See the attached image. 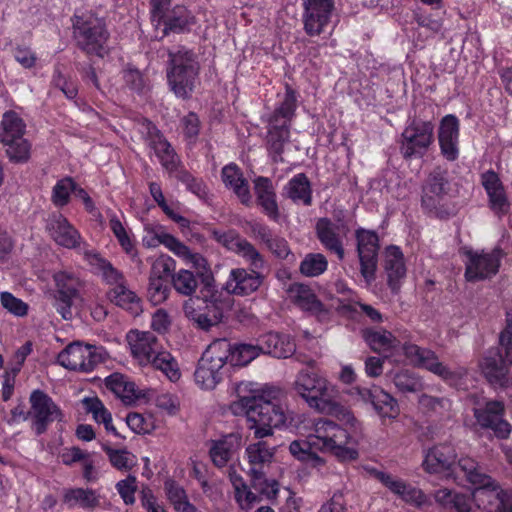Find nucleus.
<instances>
[{
  "mask_svg": "<svg viewBox=\"0 0 512 512\" xmlns=\"http://www.w3.org/2000/svg\"><path fill=\"white\" fill-rule=\"evenodd\" d=\"M108 226L125 253L132 258L136 257L137 251L135 248L134 235L127 223L113 213L109 215Z\"/></svg>",
  "mask_w": 512,
  "mask_h": 512,
  "instance_id": "37998d69",
  "label": "nucleus"
},
{
  "mask_svg": "<svg viewBox=\"0 0 512 512\" xmlns=\"http://www.w3.org/2000/svg\"><path fill=\"white\" fill-rule=\"evenodd\" d=\"M328 262L320 253H310L305 256L300 264V271L307 277H316L327 270Z\"/></svg>",
  "mask_w": 512,
  "mask_h": 512,
  "instance_id": "603ef678",
  "label": "nucleus"
},
{
  "mask_svg": "<svg viewBox=\"0 0 512 512\" xmlns=\"http://www.w3.org/2000/svg\"><path fill=\"white\" fill-rule=\"evenodd\" d=\"M167 496L178 512H196L195 507L187 500L184 490L173 480L165 482Z\"/></svg>",
  "mask_w": 512,
  "mask_h": 512,
  "instance_id": "3c124183",
  "label": "nucleus"
},
{
  "mask_svg": "<svg viewBox=\"0 0 512 512\" xmlns=\"http://www.w3.org/2000/svg\"><path fill=\"white\" fill-rule=\"evenodd\" d=\"M26 123L15 111H6L0 122V143L12 162L22 163L30 158L31 144L24 138Z\"/></svg>",
  "mask_w": 512,
  "mask_h": 512,
  "instance_id": "9b49d317",
  "label": "nucleus"
},
{
  "mask_svg": "<svg viewBox=\"0 0 512 512\" xmlns=\"http://www.w3.org/2000/svg\"><path fill=\"white\" fill-rule=\"evenodd\" d=\"M287 298L296 307L317 317H323L327 311L316 296L314 290L305 284L294 283L287 289Z\"/></svg>",
  "mask_w": 512,
  "mask_h": 512,
  "instance_id": "bb28decb",
  "label": "nucleus"
},
{
  "mask_svg": "<svg viewBox=\"0 0 512 512\" xmlns=\"http://www.w3.org/2000/svg\"><path fill=\"white\" fill-rule=\"evenodd\" d=\"M32 414L36 419L37 432L40 434L44 430V424L52 422L59 418L60 411L45 393L36 390L30 396Z\"/></svg>",
  "mask_w": 512,
  "mask_h": 512,
  "instance_id": "473e14b6",
  "label": "nucleus"
},
{
  "mask_svg": "<svg viewBox=\"0 0 512 512\" xmlns=\"http://www.w3.org/2000/svg\"><path fill=\"white\" fill-rule=\"evenodd\" d=\"M105 385L107 389L127 405L137 402H150L154 395V390L139 389L134 382L120 373H113L106 377Z\"/></svg>",
  "mask_w": 512,
  "mask_h": 512,
  "instance_id": "5701e85b",
  "label": "nucleus"
},
{
  "mask_svg": "<svg viewBox=\"0 0 512 512\" xmlns=\"http://www.w3.org/2000/svg\"><path fill=\"white\" fill-rule=\"evenodd\" d=\"M63 503L69 508L93 510L100 504V495L92 489L69 488L63 491Z\"/></svg>",
  "mask_w": 512,
  "mask_h": 512,
  "instance_id": "a19ab883",
  "label": "nucleus"
},
{
  "mask_svg": "<svg viewBox=\"0 0 512 512\" xmlns=\"http://www.w3.org/2000/svg\"><path fill=\"white\" fill-rule=\"evenodd\" d=\"M261 354L275 358H288L296 349L293 339L286 334L268 332L257 338Z\"/></svg>",
  "mask_w": 512,
  "mask_h": 512,
  "instance_id": "2f4dec72",
  "label": "nucleus"
},
{
  "mask_svg": "<svg viewBox=\"0 0 512 512\" xmlns=\"http://www.w3.org/2000/svg\"><path fill=\"white\" fill-rule=\"evenodd\" d=\"M214 342L218 348L226 350L223 359L226 365L234 368L245 367L262 355L257 339L255 342L230 343L226 339H218Z\"/></svg>",
  "mask_w": 512,
  "mask_h": 512,
  "instance_id": "393cba45",
  "label": "nucleus"
},
{
  "mask_svg": "<svg viewBox=\"0 0 512 512\" xmlns=\"http://www.w3.org/2000/svg\"><path fill=\"white\" fill-rule=\"evenodd\" d=\"M0 302L1 305L14 316L23 317L28 313V305L10 292H1Z\"/></svg>",
  "mask_w": 512,
  "mask_h": 512,
  "instance_id": "052dcab7",
  "label": "nucleus"
},
{
  "mask_svg": "<svg viewBox=\"0 0 512 512\" xmlns=\"http://www.w3.org/2000/svg\"><path fill=\"white\" fill-rule=\"evenodd\" d=\"M165 33L169 31L183 32L194 24V16L183 6H176L169 15L162 18Z\"/></svg>",
  "mask_w": 512,
  "mask_h": 512,
  "instance_id": "09e8293b",
  "label": "nucleus"
},
{
  "mask_svg": "<svg viewBox=\"0 0 512 512\" xmlns=\"http://www.w3.org/2000/svg\"><path fill=\"white\" fill-rule=\"evenodd\" d=\"M363 337L373 351L382 353L386 358H393V361L398 362L396 355L401 350L409 364L425 368L451 385H456L457 379L463 374L462 369L452 371L439 362L437 356L431 350L422 349L415 344H404L400 347V342L386 330H365Z\"/></svg>",
  "mask_w": 512,
  "mask_h": 512,
  "instance_id": "f03ea898",
  "label": "nucleus"
},
{
  "mask_svg": "<svg viewBox=\"0 0 512 512\" xmlns=\"http://www.w3.org/2000/svg\"><path fill=\"white\" fill-rule=\"evenodd\" d=\"M111 464L119 470H128L136 464V457L126 449H112L103 445Z\"/></svg>",
  "mask_w": 512,
  "mask_h": 512,
  "instance_id": "13d9d810",
  "label": "nucleus"
},
{
  "mask_svg": "<svg viewBox=\"0 0 512 512\" xmlns=\"http://www.w3.org/2000/svg\"><path fill=\"white\" fill-rule=\"evenodd\" d=\"M170 289L165 280L149 279L148 298L154 305L163 303L169 295Z\"/></svg>",
  "mask_w": 512,
  "mask_h": 512,
  "instance_id": "e2e57ef3",
  "label": "nucleus"
},
{
  "mask_svg": "<svg viewBox=\"0 0 512 512\" xmlns=\"http://www.w3.org/2000/svg\"><path fill=\"white\" fill-rule=\"evenodd\" d=\"M150 401H154L157 407L168 413H175L178 409L177 398L168 393L156 394L154 391V395Z\"/></svg>",
  "mask_w": 512,
  "mask_h": 512,
  "instance_id": "338daca9",
  "label": "nucleus"
},
{
  "mask_svg": "<svg viewBox=\"0 0 512 512\" xmlns=\"http://www.w3.org/2000/svg\"><path fill=\"white\" fill-rule=\"evenodd\" d=\"M285 194L295 203L310 205L312 200L311 185L305 174L292 177L284 188Z\"/></svg>",
  "mask_w": 512,
  "mask_h": 512,
  "instance_id": "49530a36",
  "label": "nucleus"
},
{
  "mask_svg": "<svg viewBox=\"0 0 512 512\" xmlns=\"http://www.w3.org/2000/svg\"><path fill=\"white\" fill-rule=\"evenodd\" d=\"M199 65L195 55L186 49L170 53L167 79L171 90L177 97L186 98L194 90Z\"/></svg>",
  "mask_w": 512,
  "mask_h": 512,
  "instance_id": "9d476101",
  "label": "nucleus"
},
{
  "mask_svg": "<svg viewBox=\"0 0 512 512\" xmlns=\"http://www.w3.org/2000/svg\"><path fill=\"white\" fill-rule=\"evenodd\" d=\"M229 409L233 415L246 418L248 428L258 439L283 428L299 435L300 438L290 442L288 451L295 460L312 468L326 465L319 452L329 453L339 461H354L359 457L355 428L325 418L312 420L305 414H294L283 404L265 400L252 383L241 382L237 386V399Z\"/></svg>",
  "mask_w": 512,
  "mask_h": 512,
  "instance_id": "f257e3e1",
  "label": "nucleus"
},
{
  "mask_svg": "<svg viewBox=\"0 0 512 512\" xmlns=\"http://www.w3.org/2000/svg\"><path fill=\"white\" fill-rule=\"evenodd\" d=\"M54 278L58 288L57 311L64 319H71L74 313H79L85 307L77 291L78 280L66 272H59Z\"/></svg>",
  "mask_w": 512,
  "mask_h": 512,
  "instance_id": "6ab92c4d",
  "label": "nucleus"
},
{
  "mask_svg": "<svg viewBox=\"0 0 512 512\" xmlns=\"http://www.w3.org/2000/svg\"><path fill=\"white\" fill-rule=\"evenodd\" d=\"M84 409L87 413L91 414L94 421L98 424H103L105 430L115 436H118V432L112 423V415L108 409L104 406L102 401L97 397H86L82 400Z\"/></svg>",
  "mask_w": 512,
  "mask_h": 512,
  "instance_id": "de8ad7c7",
  "label": "nucleus"
},
{
  "mask_svg": "<svg viewBox=\"0 0 512 512\" xmlns=\"http://www.w3.org/2000/svg\"><path fill=\"white\" fill-rule=\"evenodd\" d=\"M176 268L175 260L166 254L159 255L151 265L150 278L155 280H167Z\"/></svg>",
  "mask_w": 512,
  "mask_h": 512,
  "instance_id": "4d7b16f0",
  "label": "nucleus"
},
{
  "mask_svg": "<svg viewBox=\"0 0 512 512\" xmlns=\"http://www.w3.org/2000/svg\"><path fill=\"white\" fill-rule=\"evenodd\" d=\"M455 458L456 453L451 445H435L425 452L422 467L427 473L443 475L446 479L452 478L460 483L459 474L463 471Z\"/></svg>",
  "mask_w": 512,
  "mask_h": 512,
  "instance_id": "f3484780",
  "label": "nucleus"
},
{
  "mask_svg": "<svg viewBox=\"0 0 512 512\" xmlns=\"http://www.w3.org/2000/svg\"><path fill=\"white\" fill-rule=\"evenodd\" d=\"M82 253L88 264L113 286L108 292L110 301L133 315L140 314L141 299L125 285L122 274L94 250L83 249Z\"/></svg>",
  "mask_w": 512,
  "mask_h": 512,
  "instance_id": "0eeeda50",
  "label": "nucleus"
},
{
  "mask_svg": "<svg viewBox=\"0 0 512 512\" xmlns=\"http://www.w3.org/2000/svg\"><path fill=\"white\" fill-rule=\"evenodd\" d=\"M14 58L23 68L26 69L33 68L37 61L36 54L29 47L25 46H17L15 48Z\"/></svg>",
  "mask_w": 512,
  "mask_h": 512,
  "instance_id": "69168bd1",
  "label": "nucleus"
},
{
  "mask_svg": "<svg viewBox=\"0 0 512 512\" xmlns=\"http://www.w3.org/2000/svg\"><path fill=\"white\" fill-rule=\"evenodd\" d=\"M127 343L133 359L142 367L152 366L160 370L171 382L181 377L176 359L161 349L157 338L148 331L132 330L127 336Z\"/></svg>",
  "mask_w": 512,
  "mask_h": 512,
  "instance_id": "423d86ee",
  "label": "nucleus"
},
{
  "mask_svg": "<svg viewBox=\"0 0 512 512\" xmlns=\"http://www.w3.org/2000/svg\"><path fill=\"white\" fill-rule=\"evenodd\" d=\"M142 126L146 129L150 145L162 166L170 173L176 171L179 161L170 144L150 121H145Z\"/></svg>",
  "mask_w": 512,
  "mask_h": 512,
  "instance_id": "7c9ffc66",
  "label": "nucleus"
},
{
  "mask_svg": "<svg viewBox=\"0 0 512 512\" xmlns=\"http://www.w3.org/2000/svg\"><path fill=\"white\" fill-rule=\"evenodd\" d=\"M434 142V124L414 119L401 135L400 151L405 158L422 157Z\"/></svg>",
  "mask_w": 512,
  "mask_h": 512,
  "instance_id": "2eb2a0df",
  "label": "nucleus"
},
{
  "mask_svg": "<svg viewBox=\"0 0 512 512\" xmlns=\"http://www.w3.org/2000/svg\"><path fill=\"white\" fill-rule=\"evenodd\" d=\"M434 501L442 512H473L470 497L448 488H441L434 492Z\"/></svg>",
  "mask_w": 512,
  "mask_h": 512,
  "instance_id": "c9c22d12",
  "label": "nucleus"
},
{
  "mask_svg": "<svg viewBox=\"0 0 512 512\" xmlns=\"http://www.w3.org/2000/svg\"><path fill=\"white\" fill-rule=\"evenodd\" d=\"M254 189L259 205L271 218L278 217V205L272 182L268 178L258 177L254 181Z\"/></svg>",
  "mask_w": 512,
  "mask_h": 512,
  "instance_id": "79ce46f5",
  "label": "nucleus"
},
{
  "mask_svg": "<svg viewBox=\"0 0 512 512\" xmlns=\"http://www.w3.org/2000/svg\"><path fill=\"white\" fill-rule=\"evenodd\" d=\"M106 355L105 349L101 346L74 342L62 350L57 359L58 363L66 369L90 372L105 359Z\"/></svg>",
  "mask_w": 512,
  "mask_h": 512,
  "instance_id": "ddd939ff",
  "label": "nucleus"
},
{
  "mask_svg": "<svg viewBox=\"0 0 512 512\" xmlns=\"http://www.w3.org/2000/svg\"><path fill=\"white\" fill-rule=\"evenodd\" d=\"M482 184L488 195L490 208L499 215L507 213L510 203L498 175L493 171L485 172L482 175Z\"/></svg>",
  "mask_w": 512,
  "mask_h": 512,
  "instance_id": "f704fd0d",
  "label": "nucleus"
},
{
  "mask_svg": "<svg viewBox=\"0 0 512 512\" xmlns=\"http://www.w3.org/2000/svg\"><path fill=\"white\" fill-rule=\"evenodd\" d=\"M448 190V181L442 171L432 172L422 187L421 203L422 207L433 212L441 205Z\"/></svg>",
  "mask_w": 512,
  "mask_h": 512,
  "instance_id": "cd10ccee",
  "label": "nucleus"
},
{
  "mask_svg": "<svg viewBox=\"0 0 512 512\" xmlns=\"http://www.w3.org/2000/svg\"><path fill=\"white\" fill-rule=\"evenodd\" d=\"M297 97L293 90L287 89L284 99L276 109L274 118L270 121L268 131V142L271 152L280 155L284 143L289 138L287 121L293 115L296 109Z\"/></svg>",
  "mask_w": 512,
  "mask_h": 512,
  "instance_id": "dca6fc26",
  "label": "nucleus"
},
{
  "mask_svg": "<svg viewBox=\"0 0 512 512\" xmlns=\"http://www.w3.org/2000/svg\"><path fill=\"white\" fill-rule=\"evenodd\" d=\"M171 324L168 313L163 309H158L152 316L151 327L158 333H165Z\"/></svg>",
  "mask_w": 512,
  "mask_h": 512,
  "instance_id": "774afa93",
  "label": "nucleus"
},
{
  "mask_svg": "<svg viewBox=\"0 0 512 512\" xmlns=\"http://www.w3.org/2000/svg\"><path fill=\"white\" fill-rule=\"evenodd\" d=\"M303 23L307 34L319 35L328 25L334 8L333 0H302Z\"/></svg>",
  "mask_w": 512,
  "mask_h": 512,
  "instance_id": "4be33fe9",
  "label": "nucleus"
},
{
  "mask_svg": "<svg viewBox=\"0 0 512 512\" xmlns=\"http://www.w3.org/2000/svg\"><path fill=\"white\" fill-rule=\"evenodd\" d=\"M317 235L324 247L333 251L340 260L344 258L342 239L347 235L348 228L343 223H333L328 219H320L316 225Z\"/></svg>",
  "mask_w": 512,
  "mask_h": 512,
  "instance_id": "c85d7f7f",
  "label": "nucleus"
},
{
  "mask_svg": "<svg viewBox=\"0 0 512 512\" xmlns=\"http://www.w3.org/2000/svg\"><path fill=\"white\" fill-rule=\"evenodd\" d=\"M392 381L401 392H417L423 388L420 377L409 370H400L391 374Z\"/></svg>",
  "mask_w": 512,
  "mask_h": 512,
  "instance_id": "8fccbe9b",
  "label": "nucleus"
},
{
  "mask_svg": "<svg viewBox=\"0 0 512 512\" xmlns=\"http://www.w3.org/2000/svg\"><path fill=\"white\" fill-rule=\"evenodd\" d=\"M242 444L240 433H231L221 439L211 442L209 454L212 462L218 467H224L231 460Z\"/></svg>",
  "mask_w": 512,
  "mask_h": 512,
  "instance_id": "72a5a7b5",
  "label": "nucleus"
},
{
  "mask_svg": "<svg viewBox=\"0 0 512 512\" xmlns=\"http://www.w3.org/2000/svg\"><path fill=\"white\" fill-rule=\"evenodd\" d=\"M76 184L71 178H63L59 180L52 191V202L58 206L63 207L69 202L71 193H74Z\"/></svg>",
  "mask_w": 512,
  "mask_h": 512,
  "instance_id": "bf43d9fd",
  "label": "nucleus"
},
{
  "mask_svg": "<svg viewBox=\"0 0 512 512\" xmlns=\"http://www.w3.org/2000/svg\"><path fill=\"white\" fill-rule=\"evenodd\" d=\"M293 390L315 411L333 416L351 428L356 427V418L337 401V387L326 377L313 370L302 369L295 376Z\"/></svg>",
  "mask_w": 512,
  "mask_h": 512,
  "instance_id": "7ed1b4c3",
  "label": "nucleus"
},
{
  "mask_svg": "<svg viewBox=\"0 0 512 512\" xmlns=\"http://www.w3.org/2000/svg\"><path fill=\"white\" fill-rule=\"evenodd\" d=\"M174 289L185 296L192 295L197 288V280L194 274L187 269H180L172 276Z\"/></svg>",
  "mask_w": 512,
  "mask_h": 512,
  "instance_id": "6e6d98bb",
  "label": "nucleus"
},
{
  "mask_svg": "<svg viewBox=\"0 0 512 512\" xmlns=\"http://www.w3.org/2000/svg\"><path fill=\"white\" fill-rule=\"evenodd\" d=\"M198 299H189L184 304V312L200 328L209 329L218 324L222 319V311L215 304H206V311H200V306L195 307Z\"/></svg>",
  "mask_w": 512,
  "mask_h": 512,
  "instance_id": "e433bc0d",
  "label": "nucleus"
},
{
  "mask_svg": "<svg viewBox=\"0 0 512 512\" xmlns=\"http://www.w3.org/2000/svg\"><path fill=\"white\" fill-rule=\"evenodd\" d=\"M116 489L125 504L130 505L135 502V492L137 490L135 477L128 476L127 478L119 481L116 484Z\"/></svg>",
  "mask_w": 512,
  "mask_h": 512,
  "instance_id": "0e129e2a",
  "label": "nucleus"
},
{
  "mask_svg": "<svg viewBox=\"0 0 512 512\" xmlns=\"http://www.w3.org/2000/svg\"><path fill=\"white\" fill-rule=\"evenodd\" d=\"M504 405L500 401H487L484 406L479 403L473 408L477 424L484 429H490L499 439H507L512 426L504 419Z\"/></svg>",
  "mask_w": 512,
  "mask_h": 512,
  "instance_id": "aec40b11",
  "label": "nucleus"
},
{
  "mask_svg": "<svg viewBox=\"0 0 512 512\" xmlns=\"http://www.w3.org/2000/svg\"><path fill=\"white\" fill-rule=\"evenodd\" d=\"M384 268L390 287L393 290L397 289L399 281L406 275L403 253L398 247L390 246L385 250Z\"/></svg>",
  "mask_w": 512,
  "mask_h": 512,
  "instance_id": "58836bf2",
  "label": "nucleus"
},
{
  "mask_svg": "<svg viewBox=\"0 0 512 512\" xmlns=\"http://www.w3.org/2000/svg\"><path fill=\"white\" fill-rule=\"evenodd\" d=\"M465 277L468 281L484 280L494 276L499 269L502 252L495 248L490 252L465 250Z\"/></svg>",
  "mask_w": 512,
  "mask_h": 512,
  "instance_id": "a211bd4d",
  "label": "nucleus"
},
{
  "mask_svg": "<svg viewBox=\"0 0 512 512\" xmlns=\"http://www.w3.org/2000/svg\"><path fill=\"white\" fill-rule=\"evenodd\" d=\"M221 175L225 186L231 189L243 204L251 201L248 183L237 165L231 163L224 166Z\"/></svg>",
  "mask_w": 512,
  "mask_h": 512,
  "instance_id": "ea45409f",
  "label": "nucleus"
},
{
  "mask_svg": "<svg viewBox=\"0 0 512 512\" xmlns=\"http://www.w3.org/2000/svg\"><path fill=\"white\" fill-rule=\"evenodd\" d=\"M371 406L382 419H396L400 414L397 399L380 387H374Z\"/></svg>",
  "mask_w": 512,
  "mask_h": 512,
  "instance_id": "c03bdc74",
  "label": "nucleus"
},
{
  "mask_svg": "<svg viewBox=\"0 0 512 512\" xmlns=\"http://www.w3.org/2000/svg\"><path fill=\"white\" fill-rule=\"evenodd\" d=\"M128 427L137 434H147L154 429L152 417L139 413H129L126 417Z\"/></svg>",
  "mask_w": 512,
  "mask_h": 512,
  "instance_id": "680f3d73",
  "label": "nucleus"
},
{
  "mask_svg": "<svg viewBox=\"0 0 512 512\" xmlns=\"http://www.w3.org/2000/svg\"><path fill=\"white\" fill-rule=\"evenodd\" d=\"M369 472L405 502L418 508L431 504L429 497L422 490L406 484L402 479L376 469H371Z\"/></svg>",
  "mask_w": 512,
  "mask_h": 512,
  "instance_id": "b1692460",
  "label": "nucleus"
},
{
  "mask_svg": "<svg viewBox=\"0 0 512 512\" xmlns=\"http://www.w3.org/2000/svg\"><path fill=\"white\" fill-rule=\"evenodd\" d=\"M142 242L144 246L149 248H155L161 244L164 245L182 259L185 265L193 268L199 276H205L210 271L209 265L202 255L192 252L185 244L167 233L165 228L159 224L145 225Z\"/></svg>",
  "mask_w": 512,
  "mask_h": 512,
  "instance_id": "1a4fd4ad",
  "label": "nucleus"
},
{
  "mask_svg": "<svg viewBox=\"0 0 512 512\" xmlns=\"http://www.w3.org/2000/svg\"><path fill=\"white\" fill-rule=\"evenodd\" d=\"M111 73V65L105 64L104 71H100L99 73L96 72L95 68L89 67L84 72L83 77L89 79L102 93H109L115 85L110 76L107 75Z\"/></svg>",
  "mask_w": 512,
  "mask_h": 512,
  "instance_id": "864d4df0",
  "label": "nucleus"
},
{
  "mask_svg": "<svg viewBox=\"0 0 512 512\" xmlns=\"http://www.w3.org/2000/svg\"><path fill=\"white\" fill-rule=\"evenodd\" d=\"M356 238L361 274L367 283H371L377 268L379 239L375 232L364 229L357 230Z\"/></svg>",
  "mask_w": 512,
  "mask_h": 512,
  "instance_id": "412c9836",
  "label": "nucleus"
},
{
  "mask_svg": "<svg viewBox=\"0 0 512 512\" xmlns=\"http://www.w3.org/2000/svg\"><path fill=\"white\" fill-rule=\"evenodd\" d=\"M46 229L56 244L74 249L81 244L78 230L62 214H52L47 219Z\"/></svg>",
  "mask_w": 512,
  "mask_h": 512,
  "instance_id": "a878e982",
  "label": "nucleus"
},
{
  "mask_svg": "<svg viewBox=\"0 0 512 512\" xmlns=\"http://www.w3.org/2000/svg\"><path fill=\"white\" fill-rule=\"evenodd\" d=\"M512 365V312L506 315V325L499 336V350H489L479 363L481 372L494 385H507L509 366Z\"/></svg>",
  "mask_w": 512,
  "mask_h": 512,
  "instance_id": "6e6552de",
  "label": "nucleus"
},
{
  "mask_svg": "<svg viewBox=\"0 0 512 512\" xmlns=\"http://www.w3.org/2000/svg\"><path fill=\"white\" fill-rule=\"evenodd\" d=\"M276 453L275 447H270L266 442L259 441L257 443L250 444L245 454L250 464L251 474L255 479L260 478L262 472L261 469L271 463Z\"/></svg>",
  "mask_w": 512,
  "mask_h": 512,
  "instance_id": "4c0bfd02",
  "label": "nucleus"
},
{
  "mask_svg": "<svg viewBox=\"0 0 512 512\" xmlns=\"http://www.w3.org/2000/svg\"><path fill=\"white\" fill-rule=\"evenodd\" d=\"M149 189L151 196L167 216H169L175 222L179 223L182 227H186L188 225V220L182 217L172 205H169L166 202L159 184L152 182L150 183Z\"/></svg>",
  "mask_w": 512,
  "mask_h": 512,
  "instance_id": "5fc2aeb1",
  "label": "nucleus"
},
{
  "mask_svg": "<svg viewBox=\"0 0 512 512\" xmlns=\"http://www.w3.org/2000/svg\"><path fill=\"white\" fill-rule=\"evenodd\" d=\"M459 467L466 481L474 486L470 498L473 512H496L509 507L510 493L503 490L489 475L481 473L476 460L462 457L459 459Z\"/></svg>",
  "mask_w": 512,
  "mask_h": 512,
  "instance_id": "39448f33",
  "label": "nucleus"
},
{
  "mask_svg": "<svg viewBox=\"0 0 512 512\" xmlns=\"http://www.w3.org/2000/svg\"><path fill=\"white\" fill-rule=\"evenodd\" d=\"M438 140L443 156L447 160H455L459 154V121L454 115L448 114L442 118L438 130Z\"/></svg>",
  "mask_w": 512,
  "mask_h": 512,
  "instance_id": "c756f323",
  "label": "nucleus"
},
{
  "mask_svg": "<svg viewBox=\"0 0 512 512\" xmlns=\"http://www.w3.org/2000/svg\"><path fill=\"white\" fill-rule=\"evenodd\" d=\"M213 235L220 244L241 256L253 267L251 272L242 268L231 270L225 284L226 290L237 295H247L256 291L262 282L256 270L264 266V260L259 252L234 231H214Z\"/></svg>",
  "mask_w": 512,
  "mask_h": 512,
  "instance_id": "20e7f679",
  "label": "nucleus"
},
{
  "mask_svg": "<svg viewBox=\"0 0 512 512\" xmlns=\"http://www.w3.org/2000/svg\"><path fill=\"white\" fill-rule=\"evenodd\" d=\"M229 479L234 488V497L240 509L249 511L259 502V497L247 486L242 476L234 468L229 470Z\"/></svg>",
  "mask_w": 512,
  "mask_h": 512,
  "instance_id": "a18cd8bd",
  "label": "nucleus"
},
{
  "mask_svg": "<svg viewBox=\"0 0 512 512\" xmlns=\"http://www.w3.org/2000/svg\"><path fill=\"white\" fill-rule=\"evenodd\" d=\"M74 29L75 38L83 50L88 54L104 56L107 33L101 19L91 14L76 16Z\"/></svg>",
  "mask_w": 512,
  "mask_h": 512,
  "instance_id": "4468645a",
  "label": "nucleus"
},
{
  "mask_svg": "<svg viewBox=\"0 0 512 512\" xmlns=\"http://www.w3.org/2000/svg\"><path fill=\"white\" fill-rule=\"evenodd\" d=\"M226 350L218 348L213 341L203 352L194 372V381L204 391L214 390L224 377Z\"/></svg>",
  "mask_w": 512,
  "mask_h": 512,
  "instance_id": "f8f14e48",
  "label": "nucleus"
}]
</instances>
